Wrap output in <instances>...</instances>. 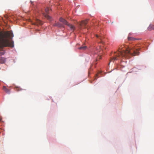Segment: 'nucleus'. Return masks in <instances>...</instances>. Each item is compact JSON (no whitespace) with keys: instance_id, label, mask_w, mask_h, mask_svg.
I'll return each mask as SVG.
<instances>
[{"instance_id":"nucleus-12","label":"nucleus","mask_w":154,"mask_h":154,"mask_svg":"<svg viewBox=\"0 0 154 154\" xmlns=\"http://www.w3.org/2000/svg\"><path fill=\"white\" fill-rule=\"evenodd\" d=\"M3 89L4 90V91H5L7 93H8V94H9L10 92V90L5 87L4 86L3 87Z\"/></svg>"},{"instance_id":"nucleus-11","label":"nucleus","mask_w":154,"mask_h":154,"mask_svg":"<svg viewBox=\"0 0 154 154\" xmlns=\"http://www.w3.org/2000/svg\"><path fill=\"white\" fill-rule=\"evenodd\" d=\"M128 40L129 41H134L136 40H138V39L134 38L133 37H130L128 36Z\"/></svg>"},{"instance_id":"nucleus-17","label":"nucleus","mask_w":154,"mask_h":154,"mask_svg":"<svg viewBox=\"0 0 154 154\" xmlns=\"http://www.w3.org/2000/svg\"><path fill=\"white\" fill-rule=\"evenodd\" d=\"M53 26H57V23L53 24Z\"/></svg>"},{"instance_id":"nucleus-7","label":"nucleus","mask_w":154,"mask_h":154,"mask_svg":"<svg viewBox=\"0 0 154 154\" xmlns=\"http://www.w3.org/2000/svg\"><path fill=\"white\" fill-rule=\"evenodd\" d=\"M96 35L97 38H99V39H100V40H101V42H100L101 43L103 44V42L102 41V40L103 38V36L102 35V34H101L99 35Z\"/></svg>"},{"instance_id":"nucleus-2","label":"nucleus","mask_w":154,"mask_h":154,"mask_svg":"<svg viewBox=\"0 0 154 154\" xmlns=\"http://www.w3.org/2000/svg\"><path fill=\"white\" fill-rule=\"evenodd\" d=\"M13 36L11 31L0 32V56L5 54V51L2 49L4 47H14V43L12 40Z\"/></svg>"},{"instance_id":"nucleus-13","label":"nucleus","mask_w":154,"mask_h":154,"mask_svg":"<svg viewBox=\"0 0 154 154\" xmlns=\"http://www.w3.org/2000/svg\"><path fill=\"white\" fill-rule=\"evenodd\" d=\"M87 48V47L86 46H81L79 48H78L79 49L81 50H85Z\"/></svg>"},{"instance_id":"nucleus-4","label":"nucleus","mask_w":154,"mask_h":154,"mask_svg":"<svg viewBox=\"0 0 154 154\" xmlns=\"http://www.w3.org/2000/svg\"><path fill=\"white\" fill-rule=\"evenodd\" d=\"M59 21L60 22H62L64 24L68 26L71 30L73 31H74L75 30V27L74 25L69 23L66 20L63 19V18H60Z\"/></svg>"},{"instance_id":"nucleus-15","label":"nucleus","mask_w":154,"mask_h":154,"mask_svg":"<svg viewBox=\"0 0 154 154\" xmlns=\"http://www.w3.org/2000/svg\"><path fill=\"white\" fill-rule=\"evenodd\" d=\"M57 26L59 27H63L64 28V26L63 25L59 22L57 23Z\"/></svg>"},{"instance_id":"nucleus-1","label":"nucleus","mask_w":154,"mask_h":154,"mask_svg":"<svg viewBox=\"0 0 154 154\" xmlns=\"http://www.w3.org/2000/svg\"><path fill=\"white\" fill-rule=\"evenodd\" d=\"M140 48H136L135 47L131 48L125 47L123 45L121 46L119 49L114 53V57L110 59V62L115 60H122L125 58H130L131 56L138 55Z\"/></svg>"},{"instance_id":"nucleus-14","label":"nucleus","mask_w":154,"mask_h":154,"mask_svg":"<svg viewBox=\"0 0 154 154\" xmlns=\"http://www.w3.org/2000/svg\"><path fill=\"white\" fill-rule=\"evenodd\" d=\"M14 89L15 90V91H20L23 90L22 89H21L20 87H15L14 88Z\"/></svg>"},{"instance_id":"nucleus-18","label":"nucleus","mask_w":154,"mask_h":154,"mask_svg":"<svg viewBox=\"0 0 154 154\" xmlns=\"http://www.w3.org/2000/svg\"><path fill=\"white\" fill-rule=\"evenodd\" d=\"M2 120V117L0 115V121L1 120Z\"/></svg>"},{"instance_id":"nucleus-16","label":"nucleus","mask_w":154,"mask_h":154,"mask_svg":"<svg viewBox=\"0 0 154 154\" xmlns=\"http://www.w3.org/2000/svg\"><path fill=\"white\" fill-rule=\"evenodd\" d=\"M97 77V78L98 77H98V73L96 75V76L94 78V80H95V79H97V78H96V77Z\"/></svg>"},{"instance_id":"nucleus-3","label":"nucleus","mask_w":154,"mask_h":154,"mask_svg":"<svg viewBox=\"0 0 154 154\" xmlns=\"http://www.w3.org/2000/svg\"><path fill=\"white\" fill-rule=\"evenodd\" d=\"M102 52L103 50L100 48V46L97 47L94 50L92 54L93 55V57L96 59V61L101 58V56L100 55V54L102 53Z\"/></svg>"},{"instance_id":"nucleus-19","label":"nucleus","mask_w":154,"mask_h":154,"mask_svg":"<svg viewBox=\"0 0 154 154\" xmlns=\"http://www.w3.org/2000/svg\"><path fill=\"white\" fill-rule=\"evenodd\" d=\"M92 66V65H91V67H90V69L91 67V66Z\"/></svg>"},{"instance_id":"nucleus-21","label":"nucleus","mask_w":154,"mask_h":154,"mask_svg":"<svg viewBox=\"0 0 154 154\" xmlns=\"http://www.w3.org/2000/svg\"><path fill=\"white\" fill-rule=\"evenodd\" d=\"M131 34L130 33L129 34V35H130Z\"/></svg>"},{"instance_id":"nucleus-20","label":"nucleus","mask_w":154,"mask_h":154,"mask_svg":"<svg viewBox=\"0 0 154 154\" xmlns=\"http://www.w3.org/2000/svg\"><path fill=\"white\" fill-rule=\"evenodd\" d=\"M30 2H31V3H32V2L31 1H30Z\"/></svg>"},{"instance_id":"nucleus-6","label":"nucleus","mask_w":154,"mask_h":154,"mask_svg":"<svg viewBox=\"0 0 154 154\" xmlns=\"http://www.w3.org/2000/svg\"><path fill=\"white\" fill-rule=\"evenodd\" d=\"M49 10V8H47L45 9V12L46 13V14H44V16L45 18L47 19L48 20H51V17L48 15V12Z\"/></svg>"},{"instance_id":"nucleus-5","label":"nucleus","mask_w":154,"mask_h":154,"mask_svg":"<svg viewBox=\"0 0 154 154\" xmlns=\"http://www.w3.org/2000/svg\"><path fill=\"white\" fill-rule=\"evenodd\" d=\"M88 20V19H86L85 20L82 21L79 24V26H78L79 29L80 30L82 29V27H85L84 28H85L86 27L85 26L87 25Z\"/></svg>"},{"instance_id":"nucleus-10","label":"nucleus","mask_w":154,"mask_h":154,"mask_svg":"<svg viewBox=\"0 0 154 154\" xmlns=\"http://www.w3.org/2000/svg\"><path fill=\"white\" fill-rule=\"evenodd\" d=\"M147 29L149 31H151L152 30H154V25H150L148 27Z\"/></svg>"},{"instance_id":"nucleus-9","label":"nucleus","mask_w":154,"mask_h":154,"mask_svg":"<svg viewBox=\"0 0 154 154\" xmlns=\"http://www.w3.org/2000/svg\"><path fill=\"white\" fill-rule=\"evenodd\" d=\"M33 24L38 26L39 25L42 24V23L41 21L40 20L37 19L36 20V23H33Z\"/></svg>"},{"instance_id":"nucleus-8","label":"nucleus","mask_w":154,"mask_h":154,"mask_svg":"<svg viewBox=\"0 0 154 154\" xmlns=\"http://www.w3.org/2000/svg\"><path fill=\"white\" fill-rule=\"evenodd\" d=\"M6 61V58L3 57H1L0 58V63L3 64L5 63Z\"/></svg>"}]
</instances>
